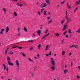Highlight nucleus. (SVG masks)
I'll list each match as a JSON object with an SVG mask.
<instances>
[{"mask_svg":"<svg viewBox=\"0 0 80 80\" xmlns=\"http://www.w3.org/2000/svg\"><path fill=\"white\" fill-rule=\"evenodd\" d=\"M74 47V45H72L71 46L69 47V48H72V47Z\"/></svg>","mask_w":80,"mask_h":80,"instance_id":"46","label":"nucleus"},{"mask_svg":"<svg viewBox=\"0 0 80 80\" xmlns=\"http://www.w3.org/2000/svg\"><path fill=\"white\" fill-rule=\"evenodd\" d=\"M51 53H52V52L50 51L49 52V53L48 54V55L50 56V55H51Z\"/></svg>","mask_w":80,"mask_h":80,"instance_id":"41","label":"nucleus"},{"mask_svg":"<svg viewBox=\"0 0 80 80\" xmlns=\"http://www.w3.org/2000/svg\"><path fill=\"white\" fill-rule=\"evenodd\" d=\"M59 35H59L58 34V33H56V36H59Z\"/></svg>","mask_w":80,"mask_h":80,"instance_id":"48","label":"nucleus"},{"mask_svg":"<svg viewBox=\"0 0 80 80\" xmlns=\"http://www.w3.org/2000/svg\"><path fill=\"white\" fill-rule=\"evenodd\" d=\"M2 10L4 12V13H6V9H5V8H3V9Z\"/></svg>","mask_w":80,"mask_h":80,"instance_id":"19","label":"nucleus"},{"mask_svg":"<svg viewBox=\"0 0 80 80\" xmlns=\"http://www.w3.org/2000/svg\"><path fill=\"white\" fill-rule=\"evenodd\" d=\"M52 22V21H50L48 22V23H51Z\"/></svg>","mask_w":80,"mask_h":80,"instance_id":"40","label":"nucleus"},{"mask_svg":"<svg viewBox=\"0 0 80 80\" xmlns=\"http://www.w3.org/2000/svg\"><path fill=\"white\" fill-rule=\"evenodd\" d=\"M68 71L67 69L64 70V72L65 74H66V73H67V72Z\"/></svg>","mask_w":80,"mask_h":80,"instance_id":"25","label":"nucleus"},{"mask_svg":"<svg viewBox=\"0 0 80 80\" xmlns=\"http://www.w3.org/2000/svg\"><path fill=\"white\" fill-rule=\"evenodd\" d=\"M45 55H46V57H48L49 55H48V54H46Z\"/></svg>","mask_w":80,"mask_h":80,"instance_id":"58","label":"nucleus"},{"mask_svg":"<svg viewBox=\"0 0 80 80\" xmlns=\"http://www.w3.org/2000/svg\"><path fill=\"white\" fill-rule=\"evenodd\" d=\"M31 76L32 78H33L35 77V73L32 72V73H31Z\"/></svg>","mask_w":80,"mask_h":80,"instance_id":"4","label":"nucleus"},{"mask_svg":"<svg viewBox=\"0 0 80 80\" xmlns=\"http://www.w3.org/2000/svg\"><path fill=\"white\" fill-rule=\"evenodd\" d=\"M48 29H47L44 32V33L45 34H46V33H47V32H48Z\"/></svg>","mask_w":80,"mask_h":80,"instance_id":"31","label":"nucleus"},{"mask_svg":"<svg viewBox=\"0 0 80 80\" xmlns=\"http://www.w3.org/2000/svg\"><path fill=\"white\" fill-rule=\"evenodd\" d=\"M6 70H7V72H8V68H7Z\"/></svg>","mask_w":80,"mask_h":80,"instance_id":"60","label":"nucleus"},{"mask_svg":"<svg viewBox=\"0 0 80 80\" xmlns=\"http://www.w3.org/2000/svg\"><path fill=\"white\" fill-rule=\"evenodd\" d=\"M71 55H72V53H69V56H71Z\"/></svg>","mask_w":80,"mask_h":80,"instance_id":"51","label":"nucleus"},{"mask_svg":"<svg viewBox=\"0 0 80 80\" xmlns=\"http://www.w3.org/2000/svg\"><path fill=\"white\" fill-rule=\"evenodd\" d=\"M66 16H68V14L67 13H66Z\"/></svg>","mask_w":80,"mask_h":80,"instance_id":"62","label":"nucleus"},{"mask_svg":"<svg viewBox=\"0 0 80 80\" xmlns=\"http://www.w3.org/2000/svg\"><path fill=\"white\" fill-rule=\"evenodd\" d=\"M33 49V47L30 48L29 49V50H30V51H31V50H32Z\"/></svg>","mask_w":80,"mask_h":80,"instance_id":"32","label":"nucleus"},{"mask_svg":"<svg viewBox=\"0 0 80 80\" xmlns=\"http://www.w3.org/2000/svg\"><path fill=\"white\" fill-rule=\"evenodd\" d=\"M49 35H50V33L47 34L44 36L43 38H42L41 39V40H42V39H44V38H46L47 37H48V36Z\"/></svg>","mask_w":80,"mask_h":80,"instance_id":"3","label":"nucleus"},{"mask_svg":"<svg viewBox=\"0 0 80 80\" xmlns=\"http://www.w3.org/2000/svg\"><path fill=\"white\" fill-rule=\"evenodd\" d=\"M60 7V4H58L57 6V7Z\"/></svg>","mask_w":80,"mask_h":80,"instance_id":"57","label":"nucleus"},{"mask_svg":"<svg viewBox=\"0 0 80 80\" xmlns=\"http://www.w3.org/2000/svg\"><path fill=\"white\" fill-rule=\"evenodd\" d=\"M77 78H80V76H77Z\"/></svg>","mask_w":80,"mask_h":80,"instance_id":"56","label":"nucleus"},{"mask_svg":"<svg viewBox=\"0 0 80 80\" xmlns=\"http://www.w3.org/2000/svg\"><path fill=\"white\" fill-rule=\"evenodd\" d=\"M24 30L25 32H27V28L25 27H24Z\"/></svg>","mask_w":80,"mask_h":80,"instance_id":"24","label":"nucleus"},{"mask_svg":"<svg viewBox=\"0 0 80 80\" xmlns=\"http://www.w3.org/2000/svg\"><path fill=\"white\" fill-rule=\"evenodd\" d=\"M8 63L9 65H11V66H13V63H11L10 62H8Z\"/></svg>","mask_w":80,"mask_h":80,"instance_id":"13","label":"nucleus"},{"mask_svg":"<svg viewBox=\"0 0 80 80\" xmlns=\"http://www.w3.org/2000/svg\"><path fill=\"white\" fill-rule=\"evenodd\" d=\"M42 27H43V25H41V27L40 28V30L42 29Z\"/></svg>","mask_w":80,"mask_h":80,"instance_id":"43","label":"nucleus"},{"mask_svg":"<svg viewBox=\"0 0 80 80\" xmlns=\"http://www.w3.org/2000/svg\"><path fill=\"white\" fill-rule=\"evenodd\" d=\"M68 35H66V38H68Z\"/></svg>","mask_w":80,"mask_h":80,"instance_id":"52","label":"nucleus"},{"mask_svg":"<svg viewBox=\"0 0 80 80\" xmlns=\"http://www.w3.org/2000/svg\"><path fill=\"white\" fill-rule=\"evenodd\" d=\"M46 12H47V11H45L44 12V15H47Z\"/></svg>","mask_w":80,"mask_h":80,"instance_id":"30","label":"nucleus"},{"mask_svg":"<svg viewBox=\"0 0 80 80\" xmlns=\"http://www.w3.org/2000/svg\"><path fill=\"white\" fill-rule=\"evenodd\" d=\"M78 9V7H77L76 8L75 10H74V12H76V10Z\"/></svg>","mask_w":80,"mask_h":80,"instance_id":"38","label":"nucleus"},{"mask_svg":"<svg viewBox=\"0 0 80 80\" xmlns=\"http://www.w3.org/2000/svg\"><path fill=\"white\" fill-rule=\"evenodd\" d=\"M3 66L4 68V70H6V67L5 66V64H3Z\"/></svg>","mask_w":80,"mask_h":80,"instance_id":"33","label":"nucleus"},{"mask_svg":"<svg viewBox=\"0 0 80 80\" xmlns=\"http://www.w3.org/2000/svg\"><path fill=\"white\" fill-rule=\"evenodd\" d=\"M46 2L47 3H48V4H50V2H49V0H46Z\"/></svg>","mask_w":80,"mask_h":80,"instance_id":"15","label":"nucleus"},{"mask_svg":"<svg viewBox=\"0 0 80 80\" xmlns=\"http://www.w3.org/2000/svg\"><path fill=\"white\" fill-rule=\"evenodd\" d=\"M40 47H41V45L39 44V45L38 46V48L39 49H40Z\"/></svg>","mask_w":80,"mask_h":80,"instance_id":"27","label":"nucleus"},{"mask_svg":"<svg viewBox=\"0 0 80 80\" xmlns=\"http://www.w3.org/2000/svg\"><path fill=\"white\" fill-rule=\"evenodd\" d=\"M62 55H65V51H62Z\"/></svg>","mask_w":80,"mask_h":80,"instance_id":"39","label":"nucleus"},{"mask_svg":"<svg viewBox=\"0 0 80 80\" xmlns=\"http://www.w3.org/2000/svg\"><path fill=\"white\" fill-rule=\"evenodd\" d=\"M7 60H8V62H10L11 59L10 58V57H8Z\"/></svg>","mask_w":80,"mask_h":80,"instance_id":"8","label":"nucleus"},{"mask_svg":"<svg viewBox=\"0 0 80 80\" xmlns=\"http://www.w3.org/2000/svg\"><path fill=\"white\" fill-rule=\"evenodd\" d=\"M68 32L69 33H72V32H71V30L70 29H69Z\"/></svg>","mask_w":80,"mask_h":80,"instance_id":"34","label":"nucleus"},{"mask_svg":"<svg viewBox=\"0 0 80 80\" xmlns=\"http://www.w3.org/2000/svg\"><path fill=\"white\" fill-rule=\"evenodd\" d=\"M78 68L79 70H80V66H78Z\"/></svg>","mask_w":80,"mask_h":80,"instance_id":"63","label":"nucleus"},{"mask_svg":"<svg viewBox=\"0 0 80 80\" xmlns=\"http://www.w3.org/2000/svg\"><path fill=\"white\" fill-rule=\"evenodd\" d=\"M32 37H33V38H35V37H36V34H35V33H33L32 35Z\"/></svg>","mask_w":80,"mask_h":80,"instance_id":"16","label":"nucleus"},{"mask_svg":"<svg viewBox=\"0 0 80 80\" xmlns=\"http://www.w3.org/2000/svg\"><path fill=\"white\" fill-rule=\"evenodd\" d=\"M39 6L41 8H43V3H42L39 5Z\"/></svg>","mask_w":80,"mask_h":80,"instance_id":"10","label":"nucleus"},{"mask_svg":"<svg viewBox=\"0 0 80 80\" xmlns=\"http://www.w3.org/2000/svg\"><path fill=\"white\" fill-rule=\"evenodd\" d=\"M76 33H78H78H80V32L78 30V31H76Z\"/></svg>","mask_w":80,"mask_h":80,"instance_id":"50","label":"nucleus"},{"mask_svg":"<svg viewBox=\"0 0 80 80\" xmlns=\"http://www.w3.org/2000/svg\"><path fill=\"white\" fill-rule=\"evenodd\" d=\"M47 20H49V19H50V17H48V18H47Z\"/></svg>","mask_w":80,"mask_h":80,"instance_id":"47","label":"nucleus"},{"mask_svg":"<svg viewBox=\"0 0 80 80\" xmlns=\"http://www.w3.org/2000/svg\"><path fill=\"white\" fill-rule=\"evenodd\" d=\"M66 21H67V20H68V16H66Z\"/></svg>","mask_w":80,"mask_h":80,"instance_id":"21","label":"nucleus"},{"mask_svg":"<svg viewBox=\"0 0 80 80\" xmlns=\"http://www.w3.org/2000/svg\"><path fill=\"white\" fill-rule=\"evenodd\" d=\"M6 33H8V30H9V28H8V26H7L6 28Z\"/></svg>","mask_w":80,"mask_h":80,"instance_id":"7","label":"nucleus"},{"mask_svg":"<svg viewBox=\"0 0 80 80\" xmlns=\"http://www.w3.org/2000/svg\"><path fill=\"white\" fill-rule=\"evenodd\" d=\"M20 28L18 27V33H19L20 32Z\"/></svg>","mask_w":80,"mask_h":80,"instance_id":"23","label":"nucleus"},{"mask_svg":"<svg viewBox=\"0 0 80 80\" xmlns=\"http://www.w3.org/2000/svg\"><path fill=\"white\" fill-rule=\"evenodd\" d=\"M38 15H40V12H38Z\"/></svg>","mask_w":80,"mask_h":80,"instance_id":"55","label":"nucleus"},{"mask_svg":"<svg viewBox=\"0 0 80 80\" xmlns=\"http://www.w3.org/2000/svg\"><path fill=\"white\" fill-rule=\"evenodd\" d=\"M80 3V2L79 1L77 0L76 2V4L77 5H78V4H79V3Z\"/></svg>","mask_w":80,"mask_h":80,"instance_id":"6","label":"nucleus"},{"mask_svg":"<svg viewBox=\"0 0 80 80\" xmlns=\"http://www.w3.org/2000/svg\"><path fill=\"white\" fill-rule=\"evenodd\" d=\"M40 33H41V31H40V30H38V31L37 33H38V35H40Z\"/></svg>","mask_w":80,"mask_h":80,"instance_id":"14","label":"nucleus"},{"mask_svg":"<svg viewBox=\"0 0 80 80\" xmlns=\"http://www.w3.org/2000/svg\"><path fill=\"white\" fill-rule=\"evenodd\" d=\"M8 48L6 50L5 52V54H6V53H7V51H8Z\"/></svg>","mask_w":80,"mask_h":80,"instance_id":"28","label":"nucleus"},{"mask_svg":"<svg viewBox=\"0 0 80 80\" xmlns=\"http://www.w3.org/2000/svg\"><path fill=\"white\" fill-rule=\"evenodd\" d=\"M18 36H20V32H18Z\"/></svg>","mask_w":80,"mask_h":80,"instance_id":"45","label":"nucleus"},{"mask_svg":"<svg viewBox=\"0 0 80 80\" xmlns=\"http://www.w3.org/2000/svg\"><path fill=\"white\" fill-rule=\"evenodd\" d=\"M49 46V45H47L46 46V49H45V51H46V50H47V49H48V47Z\"/></svg>","mask_w":80,"mask_h":80,"instance_id":"17","label":"nucleus"},{"mask_svg":"<svg viewBox=\"0 0 80 80\" xmlns=\"http://www.w3.org/2000/svg\"><path fill=\"white\" fill-rule=\"evenodd\" d=\"M48 13L49 14V15H51V13L50 12H48Z\"/></svg>","mask_w":80,"mask_h":80,"instance_id":"61","label":"nucleus"},{"mask_svg":"<svg viewBox=\"0 0 80 80\" xmlns=\"http://www.w3.org/2000/svg\"><path fill=\"white\" fill-rule=\"evenodd\" d=\"M67 28V25H64V28H63V29H62V30H65L66 29V28Z\"/></svg>","mask_w":80,"mask_h":80,"instance_id":"11","label":"nucleus"},{"mask_svg":"<svg viewBox=\"0 0 80 80\" xmlns=\"http://www.w3.org/2000/svg\"><path fill=\"white\" fill-rule=\"evenodd\" d=\"M65 2V1H64L63 2H61V4H63V3H64Z\"/></svg>","mask_w":80,"mask_h":80,"instance_id":"49","label":"nucleus"},{"mask_svg":"<svg viewBox=\"0 0 80 80\" xmlns=\"http://www.w3.org/2000/svg\"><path fill=\"white\" fill-rule=\"evenodd\" d=\"M41 13H43V10H44V9L42 8L41 9Z\"/></svg>","mask_w":80,"mask_h":80,"instance_id":"35","label":"nucleus"},{"mask_svg":"<svg viewBox=\"0 0 80 80\" xmlns=\"http://www.w3.org/2000/svg\"><path fill=\"white\" fill-rule=\"evenodd\" d=\"M16 65H17V67H18V70H19V65H20V63H19V62H18V60H17L16 61Z\"/></svg>","mask_w":80,"mask_h":80,"instance_id":"2","label":"nucleus"},{"mask_svg":"<svg viewBox=\"0 0 80 80\" xmlns=\"http://www.w3.org/2000/svg\"><path fill=\"white\" fill-rule=\"evenodd\" d=\"M51 64L52 65V66L51 67V69L53 71L55 70V63L54 62V60L52 58H51Z\"/></svg>","mask_w":80,"mask_h":80,"instance_id":"1","label":"nucleus"},{"mask_svg":"<svg viewBox=\"0 0 80 80\" xmlns=\"http://www.w3.org/2000/svg\"><path fill=\"white\" fill-rule=\"evenodd\" d=\"M37 56L38 57H40V55L38 54L37 55Z\"/></svg>","mask_w":80,"mask_h":80,"instance_id":"54","label":"nucleus"},{"mask_svg":"<svg viewBox=\"0 0 80 80\" xmlns=\"http://www.w3.org/2000/svg\"><path fill=\"white\" fill-rule=\"evenodd\" d=\"M67 5L68 8H72V7L71 6H69V5H68V3L67 4Z\"/></svg>","mask_w":80,"mask_h":80,"instance_id":"18","label":"nucleus"},{"mask_svg":"<svg viewBox=\"0 0 80 80\" xmlns=\"http://www.w3.org/2000/svg\"><path fill=\"white\" fill-rule=\"evenodd\" d=\"M67 31L66 30L65 32H64L63 33V34L64 35H66V34H67Z\"/></svg>","mask_w":80,"mask_h":80,"instance_id":"22","label":"nucleus"},{"mask_svg":"<svg viewBox=\"0 0 80 80\" xmlns=\"http://www.w3.org/2000/svg\"><path fill=\"white\" fill-rule=\"evenodd\" d=\"M19 48V49H22V47H19V48Z\"/></svg>","mask_w":80,"mask_h":80,"instance_id":"59","label":"nucleus"},{"mask_svg":"<svg viewBox=\"0 0 80 80\" xmlns=\"http://www.w3.org/2000/svg\"><path fill=\"white\" fill-rule=\"evenodd\" d=\"M72 19L70 18L68 19V20L67 21V22H72Z\"/></svg>","mask_w":80,"mask_h":80,"instance_id":"12","label":"nucleus"},{"mask_svg":"<svg viewBox=\"0 0 80 80\" xmlns=\"http://www.w3.org/2000/svg\"><path fill=\"white\" fill-rule=\"evenodd\" d=\"M17 47H18V46H16V47L13 46L12 47V48H17Z\"/></svg>","mask_w":80,"mask_h":80,"instance_id":"42","label":"nucleus"},{"mask_svg":"<svg viewBox=\"0 0 80 80\" xmlns=\"http://www.w3.org/2000/svg\"><path fill=\"white\" fill-rule=\"evenodd\" d=\"M64 39H62V40L61 41V44H63V42H64Z\"/></svg>","mask_w":80,"mask_h":80,"instance_id":"36","label":"nucleus"},{"mask_svg":"<svg viewBox=\"0 0 80 80\" xmlns=\"http://www.w3.org/2000/svg\"><path fill=\"white\" fill-rule=\"evenodd\" d=\"M2 31V32H4L5 29H2L1 30Z\"/></svg>","mask_w":80,"mask_h":80,"instance_id":"44","label":"nucleus"},{"mask_svg":"<svg viewBox=\"0 0 80 80\" xmlns=\"http://www.w3.org/2000/svg\"><path fill=\"white\" fill-rule=\"evenodd\" d=\"M28 60L30 62H33V60H32V59H30V58H28Z\"/></svg>","mask_w":80,"mask_h":80,"instance_id":"26","label":"nucleus"},{"mask_svg":"<svg viewBox=\"0 0 80 80\" xmlns=\"http://www.w3.org/2000/svg\"><path fill=\"white\" fill-rule=\"evenodd\" d=\"M64 22H65V20H64V19L61 22V24H63V23H64Z\"/></svg>","mask_w":80,"mask_h":80,"instance_id":"29","label":"nucleus"},{"mask_svg":"<svg viewBox=\"0 0 80 80\" xmlns=\"http://www.w3.org/2000/svg\"><path fill=\"white\" fill-rule=\"evenodd\" d=\"M22 55L23 57H25L26 56V55L24 54V52L22 53Z\"/></svg>","mask_w":80,"mask_h":80,"instance_id":"37","label":"nucleus"},{"mask_svg":"<svg viewBox=\"0 0 80 80\" xmlns=\"http://www.w3.org/2000/svg\"><path fill=\"white\" fill-rule=\"evenodd\" d=\"M13 14H14V15H15V17L17 16V13H16V12H14Z\"/></svg>","mask_w":80,"mask_h":80,"instance_id":"20","label":"nucleus"},{"mask_svg":"<svg viewBox=\"0 0 80 80\" xmlns=\"http://www.w3.org/2000/svg\"><path fill=\"white\" fill-rule=\"evenodd\" d=\"M16 5L19 7H22L23 6V4L20 3H17Z\"/></svg>","mask_w":80,"mask_h":80,"instance_id":"5","label":"nucleus"},{"mask_svg":"<svg viewBox=\"0 0 80 80\" xmlns=\"http://www.w3.org/2000/svg\"><path fill=\"white\" fill-rule=\"evenodd\" d=\"M43 5V7L44 8V7H46L47 6V4L45 3H42Z\"/></svg>","mask_w":80,"mask_h":80,"instance_id":"9","label":"nucleus"},{"mask_svg":"<svg viewBox=\"0 0 80 80\" xmlns=\"http://www.w3.org/2000/svg\"><path fill=\"white\" fill-rule=\"evenodd\" d=\"M0 34H3V32H2V31L0 32Z\"/></svg>","mask_w":80,"mask_h":80,"instance_id":"53","label":"nucleus"},{"mask_svg":"<svg viewBox=\"0 0 80 80\" xmlns=\"http://www.w3.org/2000/svg\"><path fill=\"white\" fill-rule=\"evenodd\" d=\"M34 58H35V59H37V57H34Z\"/></svg>","mask_w":80,"mask_h":80,"instance_id":"64","label":"nucleus"}]
</instances>
